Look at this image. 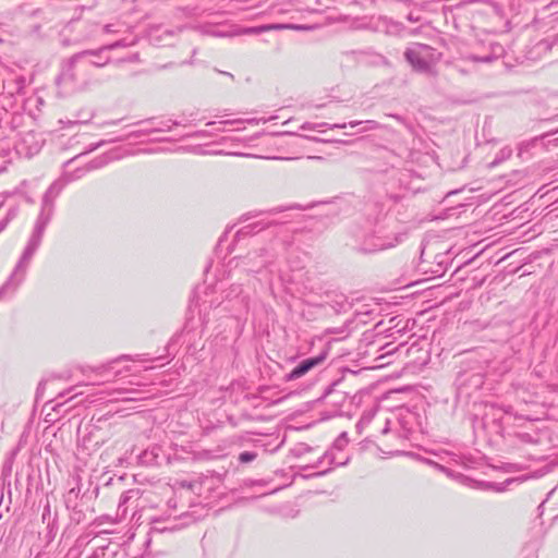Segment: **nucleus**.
Here are the masks:
<instances>
[{
	"mask_svg": "<svg viewBox=\"0 0 558 558\" xmlns=\"http://www.w3.org/2000/svg\"><path fill=\"white\" fill-rule=\"evenodd\" d=\"M515 478H508L502 483H495V482H481L478 483V488L484 490H494V492H505L507 486L513 482H515Z\"/></svg>",
	"mask_w": 558,
	"mask_h": 558,
	"instance_id": "12",
	"label": "nucleus"
},
{
	"mask_svg": "<svg viewBox=\"0 0 558 558\" xmlns=\"http://www.w3.org/2000/svg\"><path fill=\"white\" fill-rule=\"evenodd\" d=\"M361 125L362 128L359 130L360 133L375 131L380 128V124L375 120H366V121H350L349 123H335L330 125V129H345L347 126L355 128Z\"/></svg>",
	"mask_w": 558,
	"mask_h": 558,
	"instance_id": "9",
	"label": "nucleus"
},
{
	"mask_svg": "<svg viewBox=\"0 0 558 558\" xmlns=\"http://www.w3.org/2000/svg\"><path fill=\"white\" fill-rule=\"evenodd\" d=\"M328 351L325 350L319 353L317 356L308 357L302 360L291 372L284 375V379L287 381L295 380L298 378L303 377L314 367L320 365L327 357Z\"/></svg>",
	"mask_w": 558,
	"mask_h": 558,
	"instance_id": "7",
	"label": "nucleus"
},
{
	"mask_svg": "<svg viewBox=\"0 0 558 558\" xmlns=\"http://www.w3.org/2000/svg\"><path fill=\"white\" fill-rule=\"evenodd\" d=\"M363 423H364V420L362 418V420L356 424V427L360 429Z\"/></svg>",
	"mask_w": 558,
	"mask_h": 558,
	"instance_id": "32",
	"label": "nucleus"
},
{
	"mask_svg": "<svg viewBox=\"0 0 558 558\" xmlns=\"http://www.w3.org/2000/svg\"><path fill=\"white\" fill-rule=\"evenodd\" d=\"M258 226H259V223H256L254 226H246V227H244V228H242L241 230L238 231L236 236L252 234V233L255 232V229Z\"/></svg>",
	"mask_w": 558,
	"mask_h": 558,
	"instance_id": "22",
	"label": "nucleus"
},
{
	"mask_svg": "<svg viewBox=\"0 0 558 558\" xmlns=\"http://www.w3.org/2000/svg\"><path fill=\"white\" fill-rule=\"evenodd\" d=\"M138 59V54H133L129 60L136 61Z\"/></svg>",
	"mask_w": 558,
	"mask_h": 558,
	"instance_id": "30",
	"label": "nucleus"
},
{
	"mask_svg": "<svg viewBox=\"0 0 558 558\" xmlns=\"http://www.w3.org/2000/svg\"><path fill=\"white\" fill-rule=\"evenodd\" d=\"M14 215H15L14 211L11 210V211L8 213L7 217H9L10 220H11L14 217Z\"/></svg>",
	"mask_w": 558,
	"mask_h": 558,
	"instance_id": "29",
	"label": "nucleus"
},
{
	"mask_svg": "<svg viewBox=\"0 0 558 558\" xmlns=\"http://www.w3.org/2000/svg\"><path fill=\"white\" fill-rule=\"evenodd\" d=\"M135 124H150L153 132H169L172 126L181 125L180 121L177 120H160L156 122L155 118H150L144 121L136 122Z\"/></svg>",
	"mask_w": 558,
	"mask_h": 558,
	"instance_id": "10",
	"label": "nucleus"
},
{
	"mask_svg": "<svg viewBox=\"0 0 558 558\" xmlns=\"http://www.w3.org/2000/svg\"><path fill=\"white\" fill-rule=\"evenodd\" d=\"M544 502H545V501H543L542 504H539L538 509H542V508H543Z\"/></svg>",
	"mask_w": 558,
	"mask_h": 558,
	"instance_id": "38",
	"label": "nucleus"
},
{
	"mask_svg": "<svg viewBox=\"0 0 558 558\" xmlns=\"http://www.w3.org/2000/svg\"><path fill=\"white\" fill-rule=\"evenodd\" d=\"M282 210H283V208H281V207H280V208H275V209H272L271 211H272V213H279V211H282Z\"/></svg>",
	"mask_w": 558,
	"mask_h": 558,
	"instance_id": "33",
	"label": "nucleus"
},
{
	"mask_svg": "<svg viewBox=\"0 0 558 558\" xmlns=\"http://www.w3.org/2000/svg\"><path fill=\"white\" fill-rule=\"evenodd\" d=\"M515 437L523 444H538L541 441V434L536 429L532 432H518Z\"/></svg>",
	"mask_w": 558,
	"mask_h": 558,
	"instance_id": "14",
	"label": "nucleus"
},
{
	"mask_svg": "<svg viewBox=\"0 0 558 558\" xmlns=\"http://www.w3.org/2000/svg\"><path fill=\"white\" fill-rule=\"evenodd\" d=\"M102 143H104V142L98 143L97 145H95V146L93 147V149H95V148H97V147H100V145H101Z\"/></svg>",
	"mask_w": 558,
	"mask_h": 558,
	"instance_id": "35",
	"label": "nucleus"
},
{
	"mask_svg": "<svg viewBox=\"0 0 558 558\" xmlns=\"http://www.w3.org/2000/svg\"><path fill=\"white\" fill-rule=\"evenodd\" d=\"M469 59L474 61V62H492L494 60V57L488 54V56H485V57H478L476 54H471L469 56Z\"/></svg>",
	"mask_w": 558,
	"mask_h": 558,
	"instance_id": "23",
	"label": "nucleus"
},
{
	"mask_svg": "<svg viewBox=\"0 0 558 558\" xmlns=\"http://www.w3.org/2000/svg\"><path fill=\"white\" fill-rule=\"evenodd\" d=\"M131 45H133V43H126L124 39H122L113 44L106 45L99 49L84 50L83 52L90 53L84 58V60L88 63V70H92L93 68H102L109 63L110 58L104 54L105 51L113 50L118 47H128Z\"/></svg>",
	"mask_w": 558,
	"mask_h": 558,
	"instance_id": "6",
	"label": "nucleus"
},
{
	"mask_svg": "<svg viewBox=\"0 0 558 558\" xmlns=\"http://www.w3.org/2000/svg\"><path fill=\"white\" fill-rule=\"evenodd\" d=\"M330 125L331 124L325 123V122L324 123H308V122H306V123H304L301 126V129H303V130H318L322 126H328L330 129Z\"/></svg>",
	"mask_w": 558,
	"mask_h": 558,
	"instance_id": "21",
	"label": "nucleus"
},
{
	"mask_svg": "<svg viewBox=\"0 0 558 558\" xmlns=\"http://www.w3.org/2000/svg\"><path fill=\"white\" fill-rule=\"evenodd\" d=\"M352 238L355 252L361 254H376L403 243L408 239V232H388L384 227L367 230L355 228L352 231Z\"/></svg>",
	"mask_w": 558,
	"mask_h": 558,
	"instance_id": "2",
	"label": "nucleus"
},
{
	"mask_svg": "<svg viewBox=\"0 0 558 558\" xmlns=\"http://www.w3.org/2000/svg\"><path fill=\"white\" fill-rule=\"evenodd\" d=\"M348 306H349V303L343 295H338L337 300L335 301V305H331V307L335 310L336 313L345 311V308Z\"/></svg>",
	"mask_w": 558,
	"mask_h": 558,
	"instance_id": "19",
	"label": "nucleus"
},
{
	"mask_svg": "<svg viewBox=\"0 0 558 558\" xmlns=\"http://www.w3.org/2000/svg\"><path fill=\"white\" fill-rule=\"evenodd\" d=\"M326 461L328 462V464L344 465L347 464L348 459H345L344 461H336V457L332 450H330L326 451L325 454L322 458H319L315 464L312 465V468H324Z\"/></svg>",
	"mask_w": 558,
	"mask_h": 558,
	"instance_id": "15",
	"label": "nucleus"
},
{
	"mask_svg": "<svg viewBox=\"0 0 558 558\" xmlns=\"http://www.w3.org/2000/svg\"><path fill=\"white\" fill-rule=\"evenodd\" d=\"M107 162H108V158L106 156H99V157L95 158L94 160H92L89 163H87L85 168H78L75 171H73L72 173L65 174L63 179L54 181L49 186V189L46 191V193L44 194L43 199H41V206H44V199H45L46 195H48V193L51 191V189L53 186H56L58 192H56V194L52 193L50 195L51 203H52V213H53L54 211V199L59 196V194L61 193V191L63 190V187L65 186L66 183L82 178L87 171L99 169V168L104 167L105 165H107ZM41 210H43V207H40V211Z\"/></svg>",
	"mask_w": 558,
	"mask_h": 558,
	"instance_id": "5",
	"label": "nucleus"
},
{
	"mask_svg": "<svg viewBox=\"0 0 558 558\" xmlns=\"http://www.w3.org/2000/svg\"><path fill=\"white\" fill-rule=\"evenodd\" d=\"M104 31L106 33H117L118 31L114 28L113 24H107L104 26Z\"/></svg>",
	"mask_w": 558,
	"mask_h": 558,
	"instance_id": "24",
	"label": "nucleus"
},
{
	"mask_svg": "<svg viewBox=\"0 0 558 558\" xmlns=\"http://www.w3.org/2000/svg\"><path fill=\"white\" fill-rule=\"evenodd\" d=\"M57 189L53 186L51 191L46 195L44 199V206L41 213H39L37 220L34 226V230L32 232V235L27 242L26 247L24 248V252L17 262L13 272L8 278V280L1 286L0 288V299L8 292V291H15L17 287L23 282L26 268L34 256L35 252L39 247L41 243V239L45 232L46 227L50 222L52 218V203L50 195L52 193L56 194Z\"/></svg>",
	"mask_w": 558,
	"mask_h": 558,
	"instance_id": "1",
	"label": "nucleus"
},
{
	"mask_svg": "<svg viewBox=\"0 0 558 558\" xmlns=\"http://www.w3.org/2000/svg\"><path fill=\"white\" fill-rule=\"evenodd\" d=\"M242 302H244V307H247V302L245 301V298L242 299Z\"/></svg>",
	"mask_w": 558,
	"mask_h": 558,
	"instance_id": "36",
	"label": "nucleus"
},
{
	"mask_svg": "<svg viewBox=\"0 0 558 558\" xmlns=\"http://www.w3.org/2000/svg\"><path fill=\"white\" fill-rule=\"evenodd\" d=\"M88 54V52H77L69 58L56 80L57 84L64 85L68 92L84 90L92 81L88 63L84 60Z\"/></svg>",
	"mask_w": 558,
	"mask_h": 558,
	"instance_id": "3",
	"label": "nucleus"
},
{
	"mask_svg": "<svg viewBox=\"0 0 558 558\" xmlns=\"http://www.w3.org/2000/svg\"><path fill=\"white\" fill-rule=\"evenodd\" d=\"M329 470H330V468L325 469V470H323V471L318 472L316 475H318V476H319V475H324V474H326Z\"/></svg>",
	"mask_w": 558,
	"mask_h": 558,
	"instance_id": "28",
	"label": "nucleus"
},
{
	"mask_svg": "<svg viewBox=\"0 0 558 558\" xmlns=\"http://www.w3.org/2000/svg\"><path fill=\"white\" fill-rule=\"evenodd\" d=\"M348 442H349L348 434L341 433L338 436V438L335 440V442L332 445V450L337 449V450L341 451L348 445Z\"/></svg>",
	"mask_w": 558,
	"mask_h": 558,
	"instance_id": "18",
	"label": "nucleus"
},
{
	"mask_svg": "<svg viewBox=\"0 0 558 558\" xmlns=\"http://www.w3.org/2000/svg\"><path fill=\"white\" fill-rule=\"evenodd\" d=\"M307 28H308L307 26L296 25V24H267V25L247 28L245 31V33L259 34V33L274 31V29H298V31H301V29H307Z\"/></svg>",
	"mask_w": 558,
	"mask_h": 558,
	"instance_id": "11",
	"label": "nucleus"
},
{
	"mask_svg": "<svg viewBox=\"0 0 558 558\" xmlns=\"http://www.w3.org/2000/svg\"><path fill=\"white\" fill-rule=\"evenodd\" d=\"M9 222H10L9 217H5L3 220L0 221V233L7 228Z\"/></svg>",
	"mask_w": 558,
	"mask_h": 558,
	"instance_id": "25",
	"label": "nucleus"
},
{
	"mask_svg": "<svg viewBox=\"0 0 558 558\" xmlns=\"http://www.w3.org/2000/svg\"><path fill=\"white\" fill-rule=\"evenodd\" d=\"M240 263L245 271L259 272L269 263L268 251L262 248L259 252L248 253L245 257L240 258L236 266L240 265Z\"/></svg>",
	"mask_w": 558,
	"mask_h": 558,
	"instance_id": "8",
	"label": "nucleus"
},
{
	"mask_svg": "<svg viewBox=\"0 0 558 558\" xmlns=\"http://www.w3.org/2000/svg\"><path fill=\"white\" fill-rule=\"evenodd\" d=\"M391 117H392V118H395V119H396L397 121H399V122H402V121H403V118H402V117H400V116H398V114H392Z\"/></svg>",
	"mask_w": 558,
	"mask_h": 558,
	"instance_id": "26",
	"label": "nucleus"
},
{
	"mask_svg": "<svg viewBox=\"0 0 558 558\" xmlns=\"http://www.w3.org/2000/svg\"><path fill=\"white\" fill-rule=\"evenodd\" d=\"M257 458V453L254 451H243L239 454V461L241 463H250Z\"/></svg>",
	"mask_w": 558,
	"mask_h": 558,
	"instance_id": "20",
	"label": "nucleus"
},
{
	"mask_svg": "<svg viewBox=\"0 0 558 558\" xmlns=\"http://www.w3.org/2000/svg\"><path fill=\"white\" fill-rule=\"evenodd\" d=\"M388 424H389V422L387 421L386 426L383 428V434L388 433V430H389Z\"/></svg>",
	"mask_w": 558,
	"mask_h": 558,
	"instance_id": "27",
	"label": "nucleus"
},
{
	"mask_svg": "<svg viewBox=\"0 0 558 558\" xmlns=\"http://www.w3.org/2000/svg\"><path fill=\"white\" fill-rule=\"evenodd\" d=\"M136 495H137L136 490L130 489V490L124 492L120 496L119 505H118V512L121 513L122 517H124L126 514V511H128L126 504Z\"/></svg>",
	"mask_w": 558,
	"mask_h": 558,
	"instance_id": "17",
	"label": "nucleus"
},
{
	"mask_svg": "<svg viewBox=\"0 0 558 558\" xmlns=\"http://www.w3.org/2000/svg\"><path fill=\"white\" fill-rule=\"evenodd\" d=\"M114 373V376L119 375L121 372L120 371H117V372H113Z\"/></svg>",
	"mask_w": 558,
	"mask_h": 558,
	"instance_id": "39",
	"label": "nucleus"
},
{
	"mask_svg": "<svg viewBox=\"0 0 558 558\" xmlns=\"http://www.w3.org/2000/svg\"><path fill=\"white\" fill-rule=\"evenodd\" d=\"M120 361L147 362V361H151V359L146 357V354H138L135 356L121 355L120 357L110 361L106 366H104L105 371H108V372L113 371L114 364Z\"/></svg>",
	"mask_w": 558,
	"mask_h": 558,
	"instance_id": "13",
	"label": "nucleus"
},
{
	"mask_svg": "<svg viewBox=\"0 0 558 558\" xmlns=\"http://www.w3.org/2000/svg\"><path fill=\"white\" fill-rule=\"evenodd\" d=\"M204 131H201V132H197L195 135L199 136V135H204Z\"/></svg>",
	"mask_w": 558,
	"mask_h": 558,
	"instance_id": "37",
	"label": "nucleus"
},
{
	"mask_svg": "<svg viewBox=\"0 0 558 558\" xmlns=\"http://www.w3.org/2000/svg\"><path fill=\"white\" fill-rule=\"evenodd\" d=\"M405 60L412 68L422 73L435 75L434 64L437 61L435 49L428 45L416 44L404 51Z\"/></svg>",
	"mask_w": 558,
	"mask_h": 558,
	"instance_id": "4",
	"label": "nucleus"
},
{
	"mask_svg": "<svg viewBox=\"0 0 558 558\" xmlns=\"http://www.w3.org/2000/svg\"><path fill=\"white\" fill-rule=\"evenodd\" d=\"M106 124L113 125V124H117V121H110V122H107Z\"/></svg>",
	"mask_w": 558,
	"mask_h": 558,
	"instance_id": "34",
	"label": "nucleus"
},
{
	"mask_svg": "<svg viewBox=\"0 0 558 558\" xmlns=\"http://www.w3.org/2000/svg\"><path fill=\"white\" fill-rule=\"evenodd\" d=\"M146 126L143 128V129H138V130H134V131H131L129 132L128 134L117 138V141H126L129 138H138V137H142V136H145V135H148L150 133H154L151 128H150V124H145ZM109 143H113L116 142V140H109L108 141Z\"/></svg>",
	"mask_w": 558,
	"mask_h": 558,
	"instance_id": "16",
	"label": "nucleus"
},
{
	"mask_svg": "<svg viewBox=\"0 0 558 558\" xmlns=\"http://www.w3.org/2000/svg\"><path fill=\"white\" fill-rule=\"evenodd\" d=\"M72 494L77 496V493L75 492V488H72V489L69 490V496H71Z\"/></svg>",
	"mask_w": 558,
	"mask_h": 558,
	"instance_id": "31",
	"label": "nucleus"
}]
</instances>
